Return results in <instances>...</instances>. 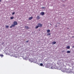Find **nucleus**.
<instances>
[{"label": "nucleus", "mask_w": 74, "mask_h": 74, "mask_svg": "<svg viewBox=\"0 0 74 74\" xmlns=\"http://www.w3.org/2000/svg\"><path fill=\"white\" fill-rule=\"evenodd\" d=\"M74 46L73 47V48H74Z\"/></svg>", "instance_id": "28"}, {"label": "nucleus", "mask_w": 74, "mask_h": 74, "mask_svg": "<svg viewBox=\"0 0 74 74\" xmlns=\"http://www.w3.org/2000/svg\"><path fill=\"white\" fill-rule=\"evenodd\" d=\"M5 27L6 29H7L8 28V27H9V26L8 25H6L5 26Z\"/></svg>", "instance_id": "15"}, {"label": "nucleus", "mask_w": 74, "mask_h": 74, "mask_svg": "<svg viewBox=\"0 0 74 74\" xmlns=\"http://www.w3.org/2000/svg\"><path fill=\"white\" fill-rule=\"evenodd\" d=\"M66 48L67 49H70V46H68L66 47Z\"/></svg>", "instance_id": "16"}, {"label": "nucleus", "mask_w": 74, "mask_h": 74, "mask_svg": "<svg viewBox=\"0 0 74 74\" xmlns=\"http://www.w3.org/2000/svg\"><path fill=\"white\" fill-rule=\"evenodd\" d=\"M32 19H33V17H30L28 19L29 20H32Z\"/></svg>", "instance_id": "5"}, {"label": "nucleus", "mask_w": 74, "mask_h": 74, "mask_svg": "<svg viewBox=\"0 0 74 74\" xmlns=\"http://www.w3.org/2000/svg\"><path fill=\"white\" fill-rule=\"evenodd\" d=\"M14 17L13 16H11L10 17V19H13Z\"/></svg>", "instance_id": "12"}, {"label": "nucleus", "mask_w": 74, "mask_h": 74, "mask_svg": "<svg viewBox=\"0 0 74 74\" xmlns=\"http://www.w3.org/2000/svg\"><path fill=\"white\" fill-rule=\"evenodd\" d=\"M38 27V26H36V27H35V29H37V28H38V27Z\"/></svg>", "instance_id": "13"}, {"label": "nucleus", "mask_w": 74, "mask_h": 74, "mask_svg": "<svg viewBox=\"0 0 74 74\" xmlns=\"http://www.w3.org/2000/svg\"><path fill=\"white\" fill-rule=\"evenodd\" d=\"M63 71V72H64V71Z\"/></svg>", "instance_id": "23"}, {"label": "nucleus", "mask_w": 74, "mask_h": 74, "mask_svg": "<svg viewBox=\"0 0 74 74\" xmlns=\"http://www.w3.org/2000/svg\"><path fill=\"white\" fill-rule=\"evenodd\" d=\"M42 8H44V7H42Z\"/></svg>", "instance_id": "22"}, {"label": "nucleus", "mask_w": 74, "mask_h": 74, "mask_svg": "<svg viewBox=\"0 0 74 74\" xmlns=\"http://www.w3.org/2000/svg\"><path fill=\"white\" fill-rule=\"evenodd\" d=\"M15 14V12H13L12 13V15H14V14Z\"/></svg>", "instance_id": "20"}, {"label": "nucleus", "mask_w": 74, "mask_h": 74, "mask_svg": "<svg viewBox=\"0 0 74 74\" xmlns=\"http://www.w3.org/2000/svg\"><path fill=\"white\" fill-rule=\"evenodd\" d=\"M0 56H1V58H3V57L4 56V55H3L0 54Z\"/></svg>", "instance_id": "10"}, {"label": "nucleus", "mask_w": 74, "mask_h": 74, "mask_svg": "<svg viewBox=\"0 0 74 74\" xmlns=\"http://www.w3.org/2000/svg\"><path fill=\"white\" fill-rule=\"evenodd\" d=\"M47 36H50L51 35V33H48L47 34Z\"/></svg>", "instance_id": "17"}, {"label": "nucleus", "mask_w": 74, "mask_h": 74, "mask_svg": "<svg viewBox=\"0 0 74 74\" xmlns=\"http://www.w3.org/2000/svg\"><path fill=\"white\" fill-rule=\"evenodd\" d=\"M51 69H53V66H51Z\"/></svg>", "instance_id": "19"}, {"label": "nucleus", "mask_w": 74, "mask_h": 74, "mask_svg": "<svg viewBox=\"0 0 74 74\" xmlns=\"http://www.w3.org/2000/svg\"><path fill=\"white\" fill-rule=\"evenodd\" d=\"M50 31H51L50 30L48 29L47 30V33H49L50 32Z\"/></svg>", "instance_id": "6"}, {"label": "nucleus", "mask_w": 74, "mask_h": 74, "mask_svg": "<svg viewBox=\"0 0 74 74\" xmlns=\"http://www.w3.org/2000/svg\"><path fill=\"white\" fill-rule=\"evenodd\" d=\"M25 29H29V27H28V26H25Z\"/></svg>", "instance_id": "9"}, {"label": "nucleus", "mask_w": 74, "mask_h": 74, "mask_svg": "<svg viewBox=\"0 0 74 74\" xmlns=\"http://www.w3.org/2000/svg\"><path fill=\"white\" fill-rule=\"evenodd\" d=\"M12 27H14V26L12 24V25L10 26V28H11H11H12Z\"/></svg>", "instance_id": "14"}, {"label": "nucleus", "mask_w": 74, "mask_h": 74, "mask_svg": "<svg viewBox=\"0 0 74 74\" xmlns=\"http://www.w3.org/2000/svg\"><path fill=\"white\" fill-rule=\"evenodd\" d=\"M56 27H57V25H56Z\"/></svg>", "instance_id": "27"}, {"label": "nucleus", "mask_w": 74, "mask_h": 74, "mask_svg": "<svg viewBox=\"0 0 74 74\" xmlns=\"http://www.w3.org/2000/svg\"><path fill=\"white\" fill-rule=\"evenodd\" d=\"M56 43V42H55V41H53L52 42V44L53 45H54V44H55Z\"/></svg>", "instance_id": "7"}, {"label": "nucleus", "mask_w": 74, "mask_h": 74, "mask_svg": "<svg viewBox=\"0 0 74 74\" xmlns=\"http://www.w3.org/2000/svg\"><path fill=\"white\" fill-rule=\"evenodd\" d=\"M38 27H42V24L41 23H38Z\"/></svg>", "instance_id": "3"}, {"label": "nucleus", "mask_w": 74, "mask_h": 74, "mask_svg": "<svg viewBox=\"0 0 74 74\" xmlns=\"http://www.w3.org/2000/svg\"><path fill=\"white\" fill-rule=\"evenodd\" d=\"M72 69H71L69 68L68 69L65 68V72L66 73H73L74 74V72L73 71V70H74V67H72Z\"/></svg>", "instance_id": "1"}, {"label": "nucleus", "mask_w": 74, "mask_h": 74, "mask_svg": "<svg viewBox=\"0 0 74 74\" xmlns=\"http://www.w3.org/2000/svg\"><path fill=\"white\" fill-rule=\"evenodd\" d=\"M43 65V64L42 63H40V66H42Z\"/></svg>", "instance_id": "18"}, {"label": "nucleus", "mask_w": 74, "mask_h": 74, "mask_svg": "<svg viewBox=\"0 0 74 74\" xmlns=\"http://www.w3.org/2000/svg\"><path fill=\"white\" fill-rule=\"evenodd\" d=\"M67 29H69V28H67Z\"/></svg>", "instance_id": "24"}, {"label": "nucleus", "mask_w": 74, "mask_h": 74, "mask_svg": "<svg viewBox=\"0 0 74 74\" xmlns=\"http://www.w3.org/2000/svg\"><path fill=\"white\" fill-rule=\"evenodd\" d=\"M26 42H29V40H27L26 41Z\"/></svg>", "instance_id": "21"}, {"label": "nucleus", "mask_w": 74, "mask_h": 74, "mask_svg": "<svg viewBox=\"0 0 74 74\" xmlns=\"http://www.w3.org/2000/svg\"><path fill=\"white\" fill-rule=\"evenodd\" d=\"M37 19L38 20V19H40V16H37Z\"/></svg>", "instance_id": "4"}, {"label": "nucleus", "mask_w": 74, "mask_h": 74, "mask_svg": "<svg viewBox=\"0 0 74 74\" xmlns=\"http://www.w3.org/2000/svg\"><path fill=\"white\" fill-rule=\"evenodd\" d=\"M18 24V23H17V22H16V21H14V22L13 24H12L13 26H16V25H17Z\"/></svg>", "instance_id": "2"}, {"label": "nucleus", "mask_w": 74, "mask_h": 74, "mask_svg": "<svg viewBox=\"0 0 74 74\" xmlns=\"http://www.w3.org/2000/svg\"><path fill=\"white\" fill-rule=\"evenodd\" d=\"M1 0H0V2H1Z\"/></svg>", "instance_id": "25"}, {"label": "nucleus", "mask_w": 74, "mask_h": 74, "mask_svg": "<svg viewBox=\"0 0 74 74\" xmlns=\"http://www.w3.org/2000/svg\"><path fill=\"white\" fill-rule=\"evenodd\" d=\"M40 15H44V12H41Z\"/></svg>", "instance_id": "8"}, {"label": "nucleus", "mask_w": 74, "mask_h": 74, "mask_svg": "<svg viewBox=\"0 0 74 74\" xmlns=\"http://www.w3.org/2000/svg\"><path fill=\"white\" fill-rule=\"evenodd\" d=\"M72 37L73 38V37H74V36H73Z\"/></svg>", "instance_id": "26"}, {"label": "nucleus", "mask_w": 74, "mask_h": 74, "mask_svg": "<svg viewBox=\"0 0 74 74\" xmlns=\"http://www.w3.org/2000/svg\"><path fill=\"white\" fill-rule=\"evenodd\" d=\"M71 51H67V53H70Z\"/></svg>", "instance_id": "11"}]
</instances>
